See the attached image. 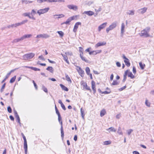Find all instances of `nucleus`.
Listing matches in <instances>:
<instances>
[{"label": "nucleus", "mask_w": 154, "mask_h": 154, "mask_svg": "<svg viewBox=\"0 0 154 154\" xmlns=\"http://www.w3.org/2000/svg\"><path fill=\"white\" fill-rule=\"evenodd\" d=\"M46 1H47V0H37V2L39 3H42V2H45Z\"/></svg>", "instance_id": "obj_49"}, {"label": "nucleus", "mask_w": 154, "mask_h": 154, "mask_svg": "<svg viewBox=\"0 0 154 154\" xmlns=\"http://www.w3.org/2000/svg\"><path fill=\"white\" fill-rule=\"evenodd\" d=\"M65 54L66 55H70V56H71L72 55V52H66L65 53Z\"/></svg>", "instance_id": "obj_52"}, {"label": "nucleus", "mask_w": 154, "mask_h": 154, "mask_svg": "<svg viewBox=\"0 0 154 154\" xmlns=\"http://www.w3.org/2000/svg\"><path fill=\"white\" fill-rule=\"evenodd\" d=\"M58 0H48V2H57Z\"/></svg>", "instance_id": "obj_58"}, {"label": "nucleus", "mask_w": 154, "mask_h": 154, "mask_svg": "<svg viewBox=\"0 0 154 154\" xmlns=\"http://www.w3.org/2000/svg\"><path fill=\"white\" fill-rule=\"evenodd\" d=\"M126 13L129 15H133L134 14V11L133 10H127Z\"/></svg>", "instance_id": "obj_26"}, {"label": "nucleus", "mask_w": 154, "mask_h": 154, "mask_svg": "<svg viewBox=\"0 0 154 154\" xmlns=\"http://www.w3.org/2000/svg\"><path fill=\"white\" fill-rule=\"evenodd\" d=\"M9 118L12 121H14V118L13 116L12 115H10L9 116Z\"/></svg>", "instance_id": "obj_64"}, {"label": "nucleus", "mask_w": 154, "mask_h": 154, "mask_svg": "<svg viewBox=\"0 0 154 154\" xmlns=\"http://www.w3.org/2000/svg\"><path fill=\"white\" fill-rule=\"evenodd\" d=\"M133 72L135 74L136 73V69L135 66H133Z\"/></svg>", "instance_id": "obj_56"}, {"label": "nucleus", "mask_w": 154, "mask_h": 154, "mask_svg": "<svg viewBox=\"0 0 154 154\" xmlns=\"http://www.w3.org/2000/svg\"><path fill=\"white\" fill-rule=\"evenodd\" d=\"M69 9L72 10H77L78 9L77 6L73 5H68L67 6Z\"/></svg>", "instance_id": "obj_8"}, {"label": "nucleus", "mask_w": 154, "mask_h": 154, "mask_svg": "<svg viewBox=\"0 0 154 154\" xmlns=\"http://www.w3.org/2000/svg\"><path fill=\"white\" fill-rule=\"evenodd\" d=\"M126 88V86H125L119 88V91H121L122 90H123L125 88Z\"/></svg>", "instance_id": "obj_55"}, {"label": "nucleus", "mask_w": 154, "mask_h": 154, "mask_svg": "<svg viewBox=\"0 0 154 154\" xmlns=\"http://www.w3.org/2000/svg\"><path fill=\"white\" fill-rule=\"evenodd\" d=\"M65 76L66 79V80L68 81L70 83H71V80L68 75L67 74H65Z\"/></svg>", "instance_id": "obj_28"}, {"label": "nucleus", "mask_w": 154, "mask_h": 154, "mask_svg": "<svg viewBox=\"0 0 154 154\" xmlns=\"http://www.w3.org/2000/svg\"><path fill=\"white\" fill-rule=\"evenodd\" d=\"M72 20L71 17H69L65 22L62 23L61 24H69L71 21Z\"/></svg>", "instance_id": "obj_17"}, {"label": "nucleus", "mask_w": 154, "mask_h": 154, "mask_svg": "<svg viewBox=\"0 0 154 154\" xmlns=\"http://www.w3.org/2000/svg\"><path fill=\"white\" fill-rule=\"evenodd\" d=\"M140 34V36H144L145 37H147L149 36V35L147 32V31H145V30L144 29L142 30Z\"/></svg>", "instance_id": "obj_5"}, {"label": "nucleus", "mask_w": 154, "mask_h": 154, "mask_svg": "<svg viewBox=\"0 0 154 154\" xmlns=\"http://www.w3.org/2000/svg\"><path fill=\"white\" fill-rule=\"evenodd\" d=\"M22 3H24L26 4H27L29 3H31L32 2V1H29L27 0H22Z\"/></svg>", "instance_id": "obj_37"}, {"label": "nucleus", "mask_w": 154, "mask_h": 154, "mask_svg": "<svg viewBox=\"0 0 154 154\" xmlns=\"http://www.w3.org/2000/svg\"><path fill=\"white\" fill-rule=\"evenodd\" d=\"M107 24V23H104L100 25V26H99L98 27V31L99 32L102 29H103V28L105 27L106 26Z\"/></svg>", "instance_id": "obj_9"}, {"label": "nucleus", "mask_w": 154, "mask_h": 154, "mask_svg": "<svg viewBox=\"0 0 154 154\" xmlns=\"http://www.w3.org/2000/svg\"><path fill=\"white\" fill-rule=\"evenodd\" d=\"M128 77H130L131 79H133L134 78V76L132 74L131 72H129L128 75Z\"/></svg>", "instance_id": "obj_31"}, {"label": "nucleus", "mask_w": 154, "mask_h": 154, "mask_svg": "<svg viewBox=\"0 0 154 154\" xmlns=\"http://www.w3.org/2000/svg\"><path fill=\"white\" fill-rule=\"evenodd\" d=\"M22 40H23V38H22V37H21L20 38H18L14 39V40H13V41L12 42L13 43H16V42H18L20 41H21Z\"/></svg>", "instance_id": "obj_22"}, {"label": "nucleus", "mask_w": 154, "mask_h": 154, "mask_svg": "<svg viewBox=\"0 0 154 154\" xmlns=\"http://www.w3.org/2000/svg\"><path fill=\"white\" fill-rule=\"evenodd\" d=\"M61 106L62 108L64 110H66V108L65 107L64 104H63L61 105Z\"/></svg>", "instance_id": "obj_61"}, {"label": "nucleus", "mask_w": 154, "mask_h": 154, "mask_svg": "<svg viewBox=\"0 0 154 154\" xmlns=\"http://www.w3.org/2000/svg\"><path fill=\"white\" fill-rule=\"evenodd\" d=\"M145 104L146 106L148 107L150 106V103L148 102V101L147 100H146L145 101Z\"/></svg>", "instance_id": "obj_53"}, {"label": "nucleus", "mask_w": 154, "mask_h": 154, "mask_svg": "<svg viewBox=\"0 0 154 154\" xmlns=\"http://www.w3.org/2000/svg\"><path fill=\"white\" fill-rule=\"evenodd\" d=\"M35 54L31 53L23 55V60H28L32 59L35 56Z\"/></svg>", "instance_id": "obj_2"}, {"label": "nucleus", "mask_w": 154, "mask_h": 154, "mask_svg": "<svg viewBox=\"0 0 154 154\" xmlns=\"http://www.w3.org/2000/svg\"><path fill=\"white\" fill-rule=\"evenodd\" d=\"M72 20H76L79 18L80 16L79 15H77L73 16L71 17Z\"/></svg>", "instance_id": "obj_21"}, {"label": "nucleus", "mask_w": 154, "mask_h": 154, "mask_svg": "<svg viewBox=\"0 0 154 154\" xmlns=\"http://www.w3.org/2000/svg\"><path fill=\"white\" fill-rule=\"evenodd\" d=\"M106 112L105 109H103L101 110L100 112V116L101 117L103 116L106 114Z\"/></svg>", "instance_id": "obj_27"}, {"label": "nucleus", "mask_w": 154, "mask_h": 154, "mask_svg": "<svg viewBox=\"0 0 154 154\" xmlns=\"http://www.w3.org/2000/svg\"><path fill=\"white\" fill-rule=\"evenodd\" d=\"M81 23L80 22H77L76 23L74 26V27L75 29H77L78 27V26L79 25H81Z\"/></svg>", "instance_id": "obj_29"}, {"label": "nucleus", "mask_w": 154, "mask_h": 154, "mask_svg": "<svg viewBox=\"0 0 154 154\" xmlns=\"http://www.w3.org/2000/svg\"><path fill=\"white\" fill-rule=\"evenodd\" d=\"M21 135L22 136L24 140V141L26 140V138L25 136H24V134H23V133H21Z\"/></svg>", "instance_id": "obj_57"}, {"label": "nucleus", "mask_w": 154, "mask_h": 154, "mask_svg": "<svg viewBox=\"0 0 154 154\" xmlns=\"http://www.w3.org/2000/svg\"><path fill=\"white\" fill-rule=\"evenodd\" d=\"M85 71L86 73L88 75H89V74L90 73V70L89 68L88 67H87L86 68Z\"/></svg>", "instance_id": "obj_32"}, {"label": "nucleus", "mask_w": 154, "mask_h": 154, "mask_svg": "<svg viewBox=\"0 0 154 154\" xmlns=\"http://www.w3.org/2000/svg\"><path fill=\"white\" fill-rule=\"evenodd\" d=\"M48 11V10H38L37 13L40 15L41 14L46 13Z\"/></svg>", "instance_id": "obj_20"}, {"label": "nucleus", "mask_w": 154, "mask_h": 154, "mask_svg": "<svg viewBox=\"0 0 154 154\" xmlns=\"http://www.w3.org/2000/svg\"><path fill=\"white\" fill-rule=\"evenodd\" d=\"M60 86L63 90L66 91H69L68 89L63 84H60Z\"/></svg>", "instance_id": "obj_19"}, {"label": "nucleus", "mask_w": 154, "mask_h": 154, "mask_svg": "<svg viewBox=\"0 0 154 154\" xmlns=\"http://www.w3.org/2000/svg\"><path fill=\"white\" fill-rule=\"evenodd\" d=\"M24 67L26 68L30 69H31L34 71H40V70L39 69L37 68L36 67H32V66H24Z\"/></svg>", "instance_id": "obj_14"}, {"label": "nucleus", "mask_w": 154, "mask_h": 154, "mask_svg": "<svg viewBox=\"0 0 154 154\" xmlns=\"http://www.w3.org/2000/svg\"><path fill=\"white\" fill-rule=\"evenodd\" d=\"M150 27H146L144 29L145 30V31H147V32L148 33V32H149V31L150 30Z\"/></svg>", "instance_id": "obj_59"}, {"label": "nucleus", "mask_w": 154, "mask_h": 154, "mask_svg": "<svg viewBox=\"0 0 154 154\" xmlns=\"http://www.w3.org/2000/svg\"><path fill=\"white\" fill-rule=\"evenodd\" d=\"M79 52H80L81 53H82V52H83V50H82L83 48L82 47H79Z\"/></svg>", "instance_id": "obj_60"}, {"label": "nucleus", "mask_w": 154, "mask_h": 154, "mask_svg": "<svg viewBox=\"0 0 154 154\" xmlns=\"http://www.w3.org/2000/svg\"><path fill=\"white\" fill-rule=\"evenodd\" d=\"M7 110L9 113H11L12 112V109L10 106H8L7 108Z\"/></svg>", "instance_id": "obj_48"}, {"label": "nucleus", "mask_w": 154, "mask_h": 154, "mask_svg": "<svg viewBox=\"0 0 154 154\" xmlns=\"http://www.w3.org/2000/svg\"><path fill=\"white\" fill-rule=\"evenodd\" d=\"M106 130L108 131L109 132H110V131L116 132V129H115L114 128L112 127H111L108 129H106Z\"/></svg>", "instance_id": "obj_18"}, {"label": "nucleus", "mask_w": 154, "mask_h": 154, "mask_svg": "<svg viewBox=\"0 0 154 154\" xmlns=\"http://www.w3.org/2000/svg\"><path fill=\"white\" fill-rule=\"evenodd\" d=\"M61 55L63 57V60L66 62L68 64H69V62L68 60V57L65 54H61Z\"/></svg>", "instance_id": "obj_15"}, {"label": "nucleus", "mask_w": 154, "mask_h": 154, "mask_svg": "<svg viewBox=\"0 0 154 154\" xmlns=\"http://www.w3.org/2000/svg\"><path fill=\"white\" fill-rule=\"evenodd\" d=\"M14 114L15 117L17 118L18 122L19 124H20V119L19 116L17 114V112L16 110H14Z\"/></svg>", "instance_id": "obj_10"}, {"label": "nucleus", "mask_w": 154, "mask_h": 154, "mask_svg": "<svg viewBox=\"0 0 154 154\" xmlns=\"http://www.w3.org/2000/svg\"><path fill=\"white\" fill-rule=\"evenodd\" d=\"M77 69L76 70H77L79 74L81 77H83L84 76L85 73L84 71L79 66H76Z\"/></svg>", "instance_id": "obj_4"}, {"label": "nucleus", "mask_w": 154, "mask_h": 154, "mask_svg": "<svg viewBox=\"0 0 154 154\" xmlns=\"http://www.w3.org/2000/svg\"><path fill=\"white\" fill-rule=\"evenodd\" d=\"M54 16H58L57 18H62V17H64V15L63 14H60L59 15H54Z\"/></svg>", "instance_id": "obj_43"}, {"label": "nucleus", "mask_w": 154, "mask_h": 154, "mask_svg": "<svg viewBox=\"0 0 154 154\" xmlns=\"http://www.w3.org/2000/svg\"><path fill=\"white\" fill-rule=\"evenodd\" d=\"M116 26L117 23L116 22H115L112 23L111 25L109 26V27L106 29V31L107 33H108L110 30H112L116 27Z\"/></svg>", "instance_id": "obj_3"}, {"label": "nucleus", "mask_w": 154, "mask_h": 154, "mask_svg": "<svg viewBox=\"0 0 154 154\" xmlns=\"http://www.w3.org/2000/svg\"><path fill=\"white\" fill-rule=\"evenodd\" d=\"M91 88L92 90L96 89L95 88V82L93 81H91Z\"/></svg>", "instance_id": "obj_30"}, {"label": "nucleus", "mask_w": 154, "mask_h": 154, "mask_svg": "<svg viewBox=\"0 0 154 154\" xmlns=\"http://www.w3.org/2000/svg\"><path fill=\"white\" fill-rule=\"evenodd\" d=\"M57 32L59 35L60 37H62L64 35L63 32L61 31H58Z\"/></svg>", "instance_id": "obj_38"}, {"label": "nucleus", "mask_w": 154, "mask_h": 154, "mask_svg": "<svg viewBox=\"0 0 154 154\" xmlns=\"http://www.w3.org/2000/svg\"><path fill=\"white\" fill-rule=\"evenodd\" d=\"M20 26V23H18L14 24V27H16Z\"/></svg>", "instance_id": "obj_63"}, {"label": "nucleus", "mask_w": 154, "mask_h": 154, "mask_svg": "<svg viewBox=\"0 0 154 154\" xmlns=\"http://www.w3.org/2000/svg\"><path fill=\"white\" fill-rule=\"evenodd\" d=\"M119 83L117 82V81L114 80L112 85H117L119 84Z\"/></svg>", "instance_id": "obj_45"}, {"label": "nucleus", "mask_w": 154, "mask_h": 154, "mask_svg": "<svg viewBox=\"0 0 154 154\" xmlns=\"http://www.w3.org/2000/svg\"><path fill=\"white\" fill-rule=\"evenodd\" d=\"M38 58L42 60H45V58H44V57H43V56L42 55H41L39 56L38 57Z\"/></svg>", "instance_id": "obj_54"}, {"label": "nucleus", "mask_w": 154, "mask_h": 154, "mask_svg": "<svg viewBox=\"0 0 154 154\" xmlns=\"http://www.w3.org/2000/svg\"><path fill=\"white\" fill-rule=\"evenodd\" d=\"M124 62L125 63V65L128 66L129 67L130 66V63L129 62V60L126 61V60H124Z\"/></svg>", "instance_id": "obj_33"}, {"label": "nucleus", "mask_w": 154, "mask_h": 154, "mask_svg": "<svg viewBox=\"0 0 154 154\" xmlns=\"http://www.w3.org/2000/svg\"><path fill=\"white\" fill-rule=\"evenodd\" d=\"M46 70L49 71L50 72L53 73L54 72V70L53 68L51 66H48Z\"/></svg>", "instance_id": "obj_23"}, {"label": "nucleus", "mask_w": 154, "mask_h": 154, "mask_svg": "<svg viewBox=\"0 0 154 154\" xmlns=\"http://www.w3.org/2000/svg\"><path fill=\"white\" fill-rule=\"evenodd\" d=\"M35 14H36V12L35 10H32L30 13H25L23 14V15L25 17H28L30 19L35 20V19L34 17V16Z\"/></svg>", "instance_id": "obj_1"}, {"label": "nucleus", "mask_w": 154, "mask_h": 154, "mask_svg": "<svg viewBox=\"0 0 154 154\" xmlns=\"http://www.w3.org/2000/svg\"><path fill=\"white\" fill-rule=\"evenodd\" d=\"M84 13L90 16H92L94 14V13L91 11H85Z\"/></svg>", "instance_id": "obj_16"}, {"label": "nucleus", "mask_w": 154, "mask_h": 154, "mask_svg": "<svg viewBox=\"0 0 154 154\" xmlns=\"http://www.w3.org/2000/svg\"><path fill=\"white\" fill-rule=\"evenodd\" d=\"M32 35L31 34H26L23 35L22 37L23 40L26 38H30Z\"/></svg>", "instance_id": "obj_25"}, {"label": "nucleus", "mask_w": 154, "mask_h": 154, "mask_svg": "<svg viewBox=\"0 0 154 154\" xmlns=\"http://www.w3.org/2000/svg\"><path fill=\"white\" fill-rule=\"evenodd\" d=\"M125 24L124 23H122V24L121 29V34H123L124 32L125 29Z\"/></svg>", "instance_id": "obj_24"}, {"label": "nucleus", "mask_w": 154, "mask_h": 154, "mask_svg": "<svg viewBox=\"0 0 154 154\" xmlns=\"http://www.w3.org/2000/svg\"><path fill=\"white\" fill-rule=\"evenodd\" d=\"M81 115L82 116L83 119H84V116H85V114L84 111L82 108H81Z\"/></svg>", "instance_id": "obj_40"}, {"label": "nucleus", "mask_w": 154, "mask_h": 154, "mask_svg": "<svg viewBox=\"0 0 154 154\" xmlns=\"http://www.w3.org/2000/svg\"><path fill=\"white\" fill-rule=\"evenodd\" d=\"M83 52H82V53H80V57L81 59L85 61L86 63H88V60L86 59L85 57H83Z\"/></svg>", "instance_id": "obj_13"}, {"label": "nucleus", "mask_w": 154, "mask_h": 154, "mask_svg": "<svg viewBox=\"0 0 154 154\" xmlns=\"http://www.w3.org/2000/svg\"><path fill=\"white\" fill-rule=\"evenodd\" d=\"M139 65L142 69H144V67L145 66V64H143L142 62H140L139 63Z\"/></svg>", "instance_id": "obj_35"}, {"label": "nucleus", "mask_w": 154, "mask_h": 154, "mask_svg": "<svg viewBox=\"0 0 154 154\" xmlns=\"http://www.w3.org/2000/svg\"><path fill=\"white\" fill-rule=\"evenodd\" d=\"M42 88L43 90L46 93L48 92V90L47 88L43 85L42 86Z\"/></svg>", "instance_id": "obj_42"}, {"label": "nucleus", "mask_w": 154, "mask_h": 154, "mask_svg": "<svg viewBox=\"0 0 154 154\" xmlns=\"http://www.w3.org/2000/svg\"><path fill=\"white\" fill-rule=\"evenodd\" d=\"M5 85H6V83H5L3 84V85L2 86L1 89V90H0V91L1 92H2L4 91V89L5 87Z\"/></svg>", "instance_id": "obj_41"}, {"label": "nucleus", "mask_w": 154, "mask_h": 154, "mask_svg": "<svg viewBox=\"0 0 154 154\" xmlns=\"http://www.w3.org/2000/svg\"><path fill=\"white\" fill-rule=\"evenodd\" d=\"M9 74H8L6 75L5 78L2 81V83L4 82L9 77Z\"/></svg>", "instance_id": "obj_39"}, {"label": "nucleus", "mask_w": 154, "mask_h": 154, "mask_svg": "<svg viewBox=\"0 0 154 154\" xmlns=\"http://www.w3.org/2000/svg\"><path fill=\"white\" fill-rule=\"evenodd\" d=\"M106 43L105 42H100L97 43L95 45V47L96 48H97L98 47L100 46H102L105 45Z\"/></svg>", "instance_id": "obj_11"}, {"label": "nucleus", "mask_w": 154, "mask_h": 154, "mask_svg": "<svg viewBox=\"0 0 154 154\" xmlns=\"http://www.w3.org/2000/svg\"><path fill=\"white\" fill-rule=\"evenodd\" d=\"M133 131V130L130 129L127 130L128 134V135H130L131 133Z\"/></svg>", "instance_id": "obj_50"}, {"label": "nucleus", "mask_w": 154, "mask_h": 154, "mask_svg": "<svg viewBox=\"0 0 154 154\" xmlns=\"http://www.w3.org/2000/svg\"><path fill=\"white\" fill-rule=\"evenodd\" d=\"M116 65L118 67H120L121 66L120 63L119 62H117L116 63Z\"/></svg>", "instance_id": "obj_62"}, {"label": "nucleus", "mask_w": 154, "mask_h": 154, "mask_svg": "<svg viewBox=\"0 0 154 154\" xmlns=\"http://www.w3.org/2000/svg\"><path fill=\"white\" fill-rule=\"evenodd\" d=\"M111 92V91L110 90H109V91H103L102 92H101V94H109Z\"/></svg>", "instance_id": "obj_46"}, {"label": "nucleus", "mask_w": 154, "mask_h": 154, "mask_svg": "<svg viewBox=\"0 0 154 154\" xmlns=\"http://www.w3.org/2000/svg\"><path fill=\"white\" fill-rule=\"evenodd\" d=\"M27 22L28 20H26L23 21L22 22L20 23V25L24 24L25 23H27Z\"/></svg>", "instance_id": "obj_47"}, {"label": "nucleus", "mask_w": 154, "mask_h": 154, "mask_svg": "<svg viewBox=\"0 0 154 154\" xmlns=\"http://www.w3.org/2000/svg\"><path fill=\"white\" fill-rule=\"evenodd\" d=\"M59 122L61 125L60 131L61 133V137L62 139H63L64 138V134L63 126V122L62 121H60V122Z\"/></svg>", "instance_id": "obj_7"}, {"label": "nucleus", "mask_w": 154, "mask_h": 154, "mask_svg": "<svg viewBox=\"0 0 154 154\" xmlns=\"http://www.w3.org/2000/svg\"><path fill=\"white\" fill-rule=\"evenodd\" d=\"M24 149L25 154H27V145L26 140L24 141Z\"/></svg>", "instance_id": "obj_12"}, {"label": "nucleus", "mask_w": 154, "mask_h": 154, "mask_svg": "<svg viewBox=\"0 0 154 154\" xmlns=\"http://www.w3.org/2000/svg\"><path fill=\"white\" fill-rule=\"evenodd\" d=\"M117 133L120 135H122L123 133L121 131V128L120 127H119L118 129Z\"/></svg>", "instance_id": "obj_36"}, {"label": "nucleus", "mask_w": 154, "mask_h": 154, "mask_svg": "<svg viewBox=\"0 0 154 154\" xmlns=\"http://www.w3.org/2000/svg\"><path fill=\"white\" fill-rule=\"evenodd\" d=\"M16 79V76H14L13 77H12L11 80H10V82L11 83H13L15 81Z\"/></svg>", "instance_id": "obj_34"}, {"label": "nucleus", "mask_w": 154, "mask_h": 154, "mask_svg": "<svg viewBox=\"0 0 154 154\" xmlns=\"http://www.w3.org/2000/svg\"><path fill=\"white\" fill-rule=\"evenodd\" d=\"M111 143L110 141H106L104 142V144L105 145H107L110 144Z\"/></svg>", "instance_id": "obj_44"}, {"label": "nucleus", "mask_w": 154, "mask_h": 154, "mask_svg": "<svg viewBox=\"0 0 154 154\" xmlns=\"http://www.w3.org/2000/svg\"><path fill=\"white\" fill-rule=\"evenodd\" d=\"M50 35L47 34H39L37 35L36 38H47L50 37Z\"/></svg>", "instance_id": "obj_6"}, {"label": "nucleus", "mask_w": 154, "mask_h": 154, "mask_svg": "<svg viewBox=\"0 0 154 154\" xmlns=\"http://www.w3.org/2000/svg\"><path fill=\"white\" fill-rule=\"evenodd\" d=\"M94 2L93 1H90L88 2V3L86 4V5H88V6H90Z\"/></svg>", "instance_id": "obj_51"}]
</instances>
